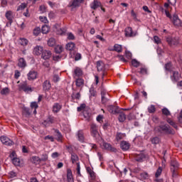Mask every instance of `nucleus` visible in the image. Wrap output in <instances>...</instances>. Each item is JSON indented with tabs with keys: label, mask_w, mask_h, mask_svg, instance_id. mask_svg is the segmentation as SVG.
<instances>
[{
	"label": "nucleus",
	"mask_w": 182,
	"mask_h": 182,
	"mask_svg": "<svg viewBox=\"0 0 182 182\" xmlns=\"http://www.w3.org/2000/svg\"><path fill=\"white\" fill-rule=\"evenodd\" d=\"M180 73L178 71H173V75L171 76V79L173 83L178 82L180 80Z\"/></svg>",
	"instance_id": "nucleus-17"
},
{
	"label": "nucleus",
	"mask_w": 182,
	"mask_h": 182,
	"mask_svg": "<svg viewBox=\"0 0 182 182\" xmlns=\"http://www.w3.org/2000/svg\"><path fill=\"white\" fill-rule=\"evenodd\" d=\"M130 146H131L130 143H129V141H122L120 143V148L124 151H127V150L130 149Z\"/></svg>",
	"instance_id": "nucleus-14"
},
{
	"label": "nucleus",
	"mask_w": 182,
	"mask_h": 182,
	"mask_svg": "<svg viewBox=\"0 0 182 182\" xmlns=\"http://www.w3.org/2000/svg\"><path fill=\"white\" fill-rule=\"evenodd\" d=\"M32 160H33V163L34 164H39V163H41V158H39L38 156H33Z\"/></svg>",
	"instance_id": "nucleus-42"
},
{
	"label": "nucleus",
	"mask_w": 182,
	"mask_h": 182,
	"mask_svg": "<svg viewBox=\"0 0 182 182\" xmlns=\"http://www.w3.org/2000/svg\"><path fill=\"white\" fill-rule=\"evenodd\" d=\"M131 15L134 19V21H135L136 22H139V18H137V14H136V13L134 12V10H132L131 11Z\"/></svg>",
	"instance_id": "nucleus-47"
},
{
	"label": "nucleus",
	"mask_w": 182,
	"mask_h": 182,
	"mask_svg": "<svg viewBox=\"0 0 182 182\" xmlns=\"http://www.w3.org/2000/svg\"><path fill=\"white\" fill-rule=\"evenodd\" d=\"M25 8H26V4L23 3L17 8V11H23Z\"/></svg>",
	"instance_id": "nucleus-54"
},
{
	"label": "nucleus",
	"mask_w": 182,
	"mask_h": 182,
	"mask_svg": "<svg viewBox=\"0 0 182 182\" xmlns=\"http://www.w3.org/2000/svg\"><path fill=\"white\" fill-rule=\"evenodd\" d=\"M178 162L176 160H172L171 161V170H178Z\"/></svg>",
	"instance_id": "nucleus-27"
},
{
	"label": "nucleus",
	"mask_w": 182,
	"mask_h": 182,
	"mask_svg": "<svg viewBox=\"0 0 182 182\" xmlns=\"http://www.w3.org/2000/svg\"><path fill=\"white\" fill-rule=\"evenodd\" d=\"M72 97L73 99H77V100L80 99V92H77V93L73 92L72 94Z\"/></svg>",
	"instance_id": "nucleus-55"
},
{
	"label": "nucleus",
	"mask_w": 182,
	"mask_h": 182,
	"mask_svg": "<svg viewBox=\"0 0 182 182\" xmlns=\"http://www.w3.org/2000/svg\"><path fill=\"white\" fill-rule=\"evenodd\" d=\"M52 56V53L50 50H45L41 55V58L46 60L47 59H50V57Z\"/></svg>",
	"instance_id": "nucleus-22"
},
{
	"label": "nucleus",
	"mask_w": 182,
	"mask_h": 182,
	"mask_svg": "<svg viewBox=\"0 0 182 182\" xmlns=\"http://www.w3.org/2000/svg\"><path fill=\"white\" fill-rule=\"evenodd\" d=\"M39 19L41 22H43V23H48V18L45 17V16H40Z\"/></svg>",
	"instance_id": "nucleus-63"
},
{
	"label": "nucleus",
	"mask_w": 182,
	"mask_h": 182,
	"mask_svg": "<svg viewBox=\"0 0 182 182\" xmlns=\"http://www.w3.org/2000/svg\"><path fill=\"white\" fill-rule=\"evenodd\" d=\"M18 66L21 69H25V68H26V61L25 59H23V58L18 59Z\"/></svg>",
	"instance_id": "nucleus-23"
},
{
	"label": "nucleus",
	"mask_w": 182,
	"mask_h": 182,
	"mask_svg": "<svg viewBox=\"0 0 182 182\" xmlns=\"http://www.w3.org/2000/svg\"><path fill=\"white\" fill-rule=\"evenodd\" d=\"M55 133H56V140H58V141H62V139L63 138V136H62L60 132H59V130L58 129H55Z\"/></svg>",
	"instance_id": "nucleus-35"
},
{
	"label": "nucleus",
	"mask_w": 182,
	"mask_h": 182,
	"mask_svg": "<svg viewBox=\"0 0 182 182\" xmlns=\"http://www.w3.org/2000/svg\"><path fill=\"white\" fill-rule=\"evenodd\" d=\"M90 134L95 139H99L100 134H99V128L96 124H91L90 128Z\"/></svg>",
	"instance_id": "nucleus-2"
},
{
	"label": "nucleus",
	"mask_w": 182,
	"mask_h": 182,
	"mask_svg": "<svg viewBox=\"0 0 182 182\" xmlns=\"http://www.w3.org/2000/svg\"><path fill=\"white\" fill-rule=\"evenodd\" d=\"M28 80H35L38 79V71L35 70H31L27 74Z\"/></svg>",
	"instance_id": "nucleus-8"
},
{
	"label": "nucleus",
	"mask_w": 182,
	"mask_h": 182,
	"mask_svg": "<svg viewBox=\"0 0 182 182\" xmlns=\"http://www.w3.org/2000/svg\"><path fill=\"white\" fill-rule=\"evenodd\" d=\"M83 116L85 119V120H90V114L87 112V111H83Z\"/></svg>",
	"instance_id": "nucleus-48"
},
{
	"label": "nucleus",
	"mask_w": 182,
	"mask_h": 182,
	"mask_svg": "<svg viewBox=\"0 0 182 182\" xmlns=\"http://www.w3.org/2000/svg\"><path fill=\"white\" fill-rule=\"evenodd\" d=\"M155 133H160L161 134H174V131L170 126L167 124L156 126L154 128Z\"/></svg>",
	"instance_id": "nucleus-1"
},
{
	"label": "nucleus",
	"mask_w": 182,
	"mask_h": 182,
	"mask_svg": "<svg viewBox=\"0 0 182 182\" xmlns=\"http://www.w3.org/2000/svg\"><path fill=\"white\" fill-rule=\"evenodd\" d=\"M83 2H85V0H71L70 6H72L73 8H79L80 4H83Z\"/></svg>",
	"instance_id": "nucleus-13"
},
{
	"label": "nucleus",
	"mask_w": 182,
	"mask_h": 182,
	"mask_svg": "<svg viewBox=\"0 0 182 182\" xmlns=\"http://www.w3.org/2000/svg\"><path fill=\"white\" fill-rule=\"evenodd\" d=\"M5 16L7 20H9V22L12 23L14 22V12L12 11H8L6 12Z\"/></svg>",
	"instance_id": "nucleus-19"
},
{
	"label": "nucleus",
	"mask_w": 182,
	"mask_h": 182,
	"mask_svg": "<svg viewBox=\"0 0 182 182\" xmlns=\"http://www.w3.org/2000/svg\"><path fill=\"white\" fill-rule=\"evenodd\" d=\"M19 77H21V72H19L18 70H16L14 71V78L19 79Z\"/></svg>",
	"instance_id": "nucleus-58"
},
{
	"label": "nucleus",
	"mask_w": 182,
	"mask_h": 182,
	"mask_svg": "<svg viewBox=\"0 0 182 182\" xmlns=\"http://www.w3.org/2000/svg\"><path fill=\"white\" fill-rule=\"evenodd\" d=\"M9 92H10V90H9V87H4V88H3V89L1 90L0 93H1V95H2L3 96H4V95H9Z\"/></svg>",
	"instance_id": "nucleus-39"
},
{
	"label": "nucleus",
	"mask_w": 182,
	"mask_h": 182,
	"mask_svg": "<svg viewBox=\"0 0 182 182\" xmlns=\"http://www.w3.org/2000/svg\"><path fill=\"white\" fill-rule=\"evenodd\" d=\"M161 173H163V168H161V166H159L156 170L155 177L158 178V177H160V176H161Z\"/></svg>",
	"instance_id": "nucleus-40"
},
{
	"label": "nucleus",
	"mask_w": 182,
	"mask_h": 182,
	"mask_svg": "<svg viewBox=\"0 0 182 182\" xmlns=\"http://www.w3.org/2000/svg\"><path fill=\"white\" fill-rule=\"evenodd\" d=\"M166 121H167V123H168L171 126H172V127H174V129H177V124H176V122L171 120V119L168 118Z\"/></svg>",
	"instance_id": "nucleus-43"
},
{
	"label": "nucleus",
	"mask_w": 182,
	"mask_h": 182,
	"mask_svg": "<svg viewBox=\"0 0 182 182\" xmlns=\"http://www.w3.org/2000/svg\"><path fill=\"white\" fill-rule=\"evenodd\" d=\"M18 90H23L25 93H29V92H33V88L31 85H28L26 82L18 85Z\"/></svg>",
	"instance_id": "nucleus-5"
},
{
	"label": "nucleus",
	"mask_w": 182,
	"mask_h": 182,
	"mask_svg": "<svg viewBox=\"0 0 182 182\" xmlns=\"http://www.w3.org/2000/svg\"><path fill=\"white\" fill-rule=\"evenodd\" d=\"M149 113H154L156 112V107L154 105H151L148 107Z\"/></svg>",
	"instance_id": "nucleus-50"
},
{
	"label": "nucleus",
	"mask_w": 182,
	"mask_h": 182,
	"mask_svg": "<svg viewBox=\"0 0 182 182\" xmlns=\"http://www.w3.org/2000/svg\"><path fill=\"white\" fill-rule=\"evenodd\" d=\"M150 176L147 172H142L140 173V178L141 180H148Z\"/></svg>",
	"instance_id": "nucleus-37"
},
{
	"label": "nucleus",
	"mask_w": 182,
	"mask_h": 182,
	"mask_svg": "<svg viewBox=\"0 0 182 182\" xmlns=\"http://www.w3.org/2000/svg\"><path fill=\"white\" fill-rule=\"evenodd\" d=\"M165 69L168 70V72H170V70H171V63H167L165 65Z\"/></svg>",
	"instance_id": "nucleus-61"
},
{
	"label": "nucleus",
	"mask_w": 182,
	"mask_h": 182,
	"mask_svg": "<svg viewBox=\"0 0 182 182\" xmlns=\"http://www.w3.org/2000/svg\"><path fill=\"white\" fill-rule=\"evenodd\" d=\"M55 123V117L49 116L46 120L43 121V124L46 127H49L50 124Z\"/></svg>",
	"instance_id": "nucleus-11"
},
{
	"label": "nucleus",
	"mask_w": 182,
	"mask_h": 182,
	"mask_svg": "<svg viewBox=\"0 0 182 182\" xmlns=\"http://www.w3.org/2000/svg\"><path fill=\"white\" fill-rule=\"evenodd\" d=\"M51 87L50 82L46 80L43 84V90H49Z\"/></svg>",
	"instance_id": "nucleus-31"
},
{
	"label": "nucleus",
	"mask_w": 182,
	"mask_h": 182,
	"mask_svg": "<svg viewBox=\"0 0 182 182\" xmlns=\"http://www.w3.org/2000/svg\"><path fill=\"white\" fill-rule=\"evenodd\" d=\"M178 169H171V171L172 173V177L173 178H176L177 176H178V173L177 172Z\"/></svg>",
	"instance_id": "nucleus-53"
},
{
	"label": "nucleus",
	"mask_w": 182,
	"mask_h": 182,
	"mask_svg": "<svg viewBox=\"0 0 182 182\" xmlns=\"http://www.w3.org/2000/svg\"><path fill=\"white\" fill-rule=\"evenodd\" d=\"M67 180H68V182H74L73 174L72 173L71 169L67 170Z\"/></svg>",
	"instance_id": "nucleus-26"
},
{
	"label": "nucleus",
	"mask_w": 182,
	"mask_h": 182,
	"mask_svg": "<svg viewBox=\"0 0 182 182\" xmlns=\"http://www.w3.org/2000/svg\"><path fill=\"white\" fill-rule=\"evenodd\" d=\"M162 113L165 115V116H171V113L170 112V111L168 110V109L167 108H164L162 109Z\"/></svg>",
	"instance_id": "nucleus-49"
},
{
	"label": "nucleus",
	"mask_w": 182,
	"mask_h": 182,
	"mask_svg": "<svg viewBox=\"0 0 182 182\" xmlns=\"http://www.w3.org/2000/svg\"><path fill=\"white\" fill-rule=\"evenodd\" d=\"M139 73H141V75H147V68L145 67L141 68Z\"/></svg>",
	"instance_id": "nucleus-56"
},
{
	"label": "nucleus",
	"mask_w": 182,
	"mask_h": 182,
	"mask_svg": "<svg viewBox=\"0 0 182 182\" xmlns=\"http://www.w3.org/2000/svg\"><path fill=\"white\" fill-rule=\"evenodd\" d=\"M97 72H102V78L103 79L106 75V64L102 60H99L96 63Z\"/></svg>",
	"instance_id": "nucleus-3"
},
{
	"label": "nucleus",
	"mask_w": 182,
	"mask_h": 182,
	"mask_svg": "<svg viewBox=\"0 0 182 182\" xmlns=\"http://www.w3.org/2000/svg\"><path fill=\"white\" fill-rule=\"evenodd\" d=\"M152 144H159L160 143V138L159 136H155L151 139Z\"/></svg>",
	"instance_id": "nucleus-41"
},
{
	"label": "nucleus",
	"mask_w": 182,
	"mask_h": 182,
	"mask_svg": "<svg viewBox=\"0 0 182 182\" xmlns=\"http://www.w3.org/2000/svg\"><path fill=\"white\" fill-rule=\"evenodd\" d=\"M11 161L14 166H20L21 165V159H19V158H18V157L11 160Z\"/></svg>",
	"instance_id": "nucleus-44"
},
{
	"label": "nucleus",
	"mask_w": 182,
	"mask_h": 182,
	"mask_svg": "<svg viewBox=\"0 0 182 182\" xmlns=\"http://www.w3.org/2000/svg\"><path fill=\"white\" fill-rule=\"evenodd\" d=\"M30 107H31V110H33V114H36V113H38L36 112V109H38V107H39L38 102H31Z\"/></svg>",
	"instance_id": "nucleus-24"
},
{
	"label": "nucleus",
	"mask_w": 182,
	"mask_h": 182,
	"mask_svg": "<svg viewBox=\"0 0 182 182\" xmlns=\"http://www.w3.org/2000/svg\"><path fill=\"white\" fill-rule=\"evenodd\" d=\"M90 6L91 9L96 11V9H97V8H100V6H102V2H100L99 0H94L90 4Z\"/></svg>",
	"instance_id": "nucleus-12"
},
{
	"label": "nucleus",
	"mask_w": 182,
	"mask_h": 182,
	"mask_svg": "<svg viewBox=\"0 0 182 182\" xmlns=\"http://www.w3.org/2000/svg\"><path fill=\"white\" fill-rule=\"evenodd\" d=\"M146 159V155L144 154H139L135 156L136 161L141 162Z\"/></svg>",
	"instance_id": "nucleus-30"
},
{
	"label": "nucleus",
	"mask_w": 182,
	"mask_h": 182,
	"mask_svg": "<svg viewBox=\"0 0 182 182\" xmlns=\"http://www.w3.org/2000/svg\"><path fill=\"white\" fill-rule=\"evenodd\" d=\"M39 9L41 14H45V12H46V6H45V5L40 6Z\"/></svg>",
	"instance_id": "nucleus-60"
},
{
	"label": "nucleus",
	"mask_w": 182,
	"mask_h": 182,
	"mask_svg": "<svg viewBox=\"0 0 182 182\" xmlns=\"http://www.w3.org/2000/svg\"><path fill=\"white\" fill-rule=\"evenodd\" d=\"M108 110H109V113H115L116 112V107H114L113 105H109L108 107Z\"/></svg>",
	"instance_id": "nucleus-52"
},
{
	"label": "nucleus",
	"mask_w": 182,
	"mask_h": 182,
	"mask_svg": "<svg viewBox=\"0 0 182 182\" xmlns=\"http://www.w3.org/2000/svg\"><path fill=\"white\" fill-rule=\"evenodd\" d=\"M110 50H114L115 52L120 53L121 52H122L123 48L122 47V45L115 44L114 46V49H110Z\"/></svg>",
	"instance_id": "nucleus-29"
},
{
	"label": "nucleus",
	"mask_w": 182,
	"mask_h": 182,
	"mask_svg": "<svg viewBox=\"0 0 182 182\" xmlns=\"http://www.w3.org/2000/svg\"><path fill=\"white\" fill-rule=\"evenodd\" d=\"M166 42L169 46H178V45H180V38L178 37H168L166 38Z\"/></svg>",
	"instance_id": "nucleus-4"
},
{
	"label": "nucleus",
	"mask_w": 182,
	"mask_h": 182,
	"mask_svg": "<svg viewBox=\"0 0 182 182\" xmlns=\"http://www.w3.org/2000/svg\"><path fill=\"white\" fill-rule=\"evenodd\" d=\"M28 43H29L28 39L20 38V45H21V46H27Z\"/></svg>",
	"instance_id": "nucleus-38"
},
{
	"label": "nucleus",
	"mask_w": 182,
	"mask_h": 182,
	"mask_svg": "<svg viewBox=\"0 0 182 182\" xmlns=\"http://www.w3.org/2000/svg\"><path fill=\"white\" fill-rule=\"evenodd\" d=\"M118 120L121 123H123V122H124V120H126V114L123 113V112H120L118 116Z\"/></svg>",
	"instance_id": "nucleus-33"
},
{
	"label": "nucleus",
	"mask_w": 182,
	"mask_h": 182,
	"mask_svg": "<svg viewBox=\"0 0 182 182\" xmlns=\"http://www.w3.org/2000/svg\"><path fill=\"white\" fill-rule=\"evenodd\" d=\"M90 97H96V91H95V90H93V88H91L90 90Z\"/></svg>",
	"instance_id": "nucleus-62"
},
{
	"label": "nucleus",
	"mask_w": 182,
	"mask_h": 182,
	"mask_svg": "<svg viewBox=\"0 0 182 182\" xmlns=\"http://www.w3.org/2000/svg\"><path fill=\"white\" fill-rule=\"evenodd\" d=\"M132 65L134 68H139V66L140 65V63L136 60H132Z\"/></svg>",
	"instance_id": "nucleus-57"
},
{
	"label": "nucleus",
	"mask_w": 182,
	"mask_h": 182,
	"mask_svg": "<svg viewBox=\"0 0 182 182\" xmlns=\"http://www.w3.org/2000/svg\"><path fill=\"white\" fill-rule=\"evenodd\" d=\"M83 75V71L82 70V69H80L78 67H76L74 70V73H73V78L76 79V78H79L81 76Z\"/></svg>",
	"instance_id": "nucleus-10"
},
{
	"label": "nucleus",
	"mask_w": 182,
	"mask_h": 182,
	"mask_svg": "<svg viewBox=\"0 0 182 182\" xmlns=\"http://www.w3.org/2000/svg\"><path fill=\"white\" fill-rule=\"evenodd\" d=\"M171 21L176 28H181L182 21L181 19L178 18V16L177 14H173Z\"/></svg>",
	"instance_id": "nucleus-6"
},
{
	"label": "nucleus",
	"mask_w": 182,
	"mask_h": 182,
	"mask_svg": "<svg viewBox=\"0 0 182 182\" xmlns=\"http://www.w3.org/2000/svg\"><path fill=\"white\" fill-rule=\"evenodd\" d=\"M109 102V96L102 97V103L106 105Z\"/></svg>",
	"instance_id": "nucleus-59"
},
{
	"label": "nucleus",
	"mask_w": 182,
	"mask_h": 182,
	"mask_svg": "<svg viewBox=\"0 0 182 182\" xmlns=\"http://www.w3.org/2000/svg\"><path fill=\"white\" fill-rule=\"evenodd\" d=\"M71 161L73 164H75V163L77 164V163H79V156H77V154L75 153L71 154Z\"/></svg>",
	"instance_id": "nucleus-28"
},
{
	"label": "nucleus",
	"mask_w": 182,
	"mask_h": 182,
	"mask_svg": "<svg viewBox=\"0 0 182 182\" xmlns=\"http://www.w3.org/2000/svg\"><path fill=\"white\" fill-rule=\"evenodd\" d=\"M55 53H62L63 52V46L62 45H57L55 47Z\"/></svg>",
	"instance_id": "nucleus-34"
},
{
	"label": "nucleus",
	"mask_w": 182,
	"mask_h": 182,
	"mask_svg": "<svg viewBox=\"0 0 182 182\" xmlns=\"http://www.w3.org/2000/svg\"><path fill=\"white\" fill-rule=\"evenodd\" d=\"M40 33H41V28L37 27V28H34L33 35H35V36H38V35Z\"/></svg>",
	"instance_id": "nucleus-51"
},
{
	"label": "nucleus",
	"mask_w": 182,
	"mask_h": 182,
	"mask_svg": "<svg viewBox=\"0 0 182 182\" xmlns=\"http://www.w3.org/2000/svg\"><path fill=\"white\" fill-rule=\"evenodd\" d=\"M65 49L70 52H75L76 49V44L73 42H70L66 44Z\"/></svg>",
	"instance_id": "nucleus-16"
},
{
	"label": "nucleus",
	"mask_w": 182,
	"mask_h": 182,
	"mask_svg": "<svg viewBox=\"0 0 182 182\" xmlns=\"http://www.w3.org/2000/svg\"><path fill=\"white\" fill-rule=\"evenodd\" d=\"M75 80V85L77 87H83V85H85V80L81 77L78 78H74Z\"/></svg>",
	"instance_id": "nucleus-21"
},
{
	"label": "nucleus",
	"mask_w": 182,
	"mask_h": 182,
	"mask_svg": "<svg viewBox=\"0 0 182 182\" xmlns=\"http://www.w3.org/2000/svg\"><path fill=\"white\" fill-rule=\"evenodd\" d=\"M0 140L3 144H5V146H14V141L6 136H1Z\"/></svg>",
	"instance_id": "nucleus-7"
},
{
	"label": "nucleus",
	"mask_w": 182,
	"mask_h": 182,
	"mask_svg": "<svg viewBox=\"0 0 182 182\" xmlns=\"http://www.w3.org/2000/svg\"><path fill=\"white\" fill-rule=\"evenodd\" d=\"M62 110V105L55 102L53 105V113H59Z\"/></svg>",
	"instance_id": "nucleus-20"
},
{
	"label": "nucleus",
	"mask_w": 182,
	"mask_h": 182,
	"mask_svg": "<svg viewBox=\"0 0 182 182\" xmlns=\"http://www.w3.org/2000/svg\"><path fill=\"white\" fill-rule=\"evenodd\" d=\"M125 36L128 38H132L136 36V33L133 32V29L131 27H127L124 30Z\"/></svg>",
	"instance_id": "nucleus-15"
},
{
	"label": "nucleus",
	"mask_w": 182,
	"mask_h": 182,
	"mask_svg": "<svg viewBox=\"0 0 182 182\" xmlns=\"http://www.w3.org/2000/svg\"><path fill=\"white\" fill-rule=\"evenodd\" d=\"M124 137H126L125 133L117 132L115 139L117 140V141H120L121 140H123Z\"/></svg>",
	"instance_id": "nucleus-25"
},
{
	"label": "nucleus",
	"mask_w": 182,
	"mask_h": 182,
	"mask_svg": "<svg viewBox=\"0 0 182 182\" xmlns=\"http://www.w3.org/2000/svg\"><path fill=\"white\" fill-rule=\"evenodd\" d=\"M77 139L80 141H83V140H85V136L83 134V131L82 130H80V131L77 132Z\"/></svg>",
	"instance_id": "nucleus-32"
},
{
	"label": "nucleus",
	"mask_w": 182,
	"mask_h": 182,
	"mask_svg": "<svg viewBox=\"0 0 182 182\" xmlns=\"http://www.w3.org/2000/svg\"><path fill=\"white\" fill-rule=\"evenodd\" d=\"M41 161H46L48 160V154H43L41 156V159H40Z\"/></svg>",
	"instance_id": "nucleus-64"
},
{
	"label": "nucleus",
	"mask_w": 182,
	"mask_h": 182,
	"mask_svg": "<svg viewBox=\"0 0 182 182\" xmlns=\"http://www.w3.org/2000/svg\"><path fill=\"white\" fill-rule=\"evenodd\" d=\"M48 46H50V47L55 46L56 45V40H55V38H50L48 41Z\"/></svg>",
	"instance_id": "nucleus-36"
},
{
	"label": "nucleus",
	"mask_w": 182,
	"mask_h": 182,
	"mask_svg": "<svg viewBox=\"0 0 182 182\" xmlns=\"http://www.w3.org/2000/svg\"><path fill=\"white\" fill-rule=\"evenodd\" d=\"M43 47L37 46L33 49V53L34 55H36L37 56H39L40 55H42L43 53Z\"/></svg>",
	"instance_id": "nucleus-18"
},
{
	"label": "nucleus",
	"mask_w": 182,
	"mask_h": 182,
	"mask_svg": "<svg viewBox=\"0 0 182 182\" xmlns=\"http://www.w3.org/2000/svg\"><path fill=\"white\" fill-rule=\"evenodd\" d=\"M41 32L42 33H48V32H49V26L47 25L43 26L41 28Z\"/></svg>",
	"instance_id": "nucleus-45"
},
{
	"label": "nucleus",
	"mask_w": 182,
	"mask_h": 182,
	"mask_svg": "<svg viewBox=\"0 0 182 182\" xmlns=\"http://www.w3.org/2000/svg\"><path fill=\"white\" fill-rule=\"evenodd\" d=\"M67 39L68 41H75V39H76V37H75V35H73V33H68L67 34Z\"/></svg>",
	"instance_id": "nucleus-46"
},
{
	"label": "nucleus",
	"mask_w": 182,
	"mask_h": 182,
	"mask_svg": "<svg viewBox=\"0 0 182 182\" xmlns=\"http://www.w3.org/2000/svg\"><path fill=\"white\" fill-rule=\"evenodd\" d=\"M102 149H105V150H107L108 151H116V148L112 146V144L107 143V142H103L101 145Z\"/></svg>",
	"instance_id": "nucleus-9"
}]
</instances>
